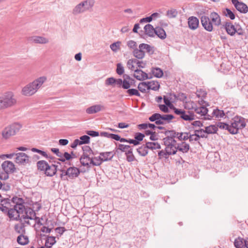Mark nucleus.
Wrapping results in <instances>:
<instances>
[{"label":"nucleus","mask_w":248,"mask_h":248,"mask_svg":"<svg viewBox=\"0 0 248 248\" xmlns=\"http://www.w3.org/2000/svg\"><path fill=\"white\" fill-rule=\"evenodd\" d=\"M230 125V131H231L232 134H237L240 129L241 130L246 127L245 119L242 116L236 115L231 121Z\"/></svg>","instance_id":"obj_4"},{"label":"nucleus","mask_w":248,"mask_h":248,"mask_svg":"<svg viewBox=\"0 0 248 248\" xmlns=\"http://www.w3.org/2000/svg\"><path fill=\"white\" fill-rule=\"evenodd\" d=\"M201 22L203 28L207 31L211 32L213 30V26L209 17L206 16H202L201 17Z\"/></svg>","instance_id":"obj_11"},{"label":"nucleus","mask_w":248,"mask_h":248,"mask_svg":"<svg viewBox=\"0 0 248 248\" xmlns=\"http://www.w3.org/2000/svg\"><path fill=\"white\" fill-rule=\"evenodd\" d=\"M103 162L102 158H101V156L100 155L97 157H93V160H91V163H92L93 166H99Z\"/></svg>","instance_id":"obj_44"},{"label":"nucleus","mask_w":248,"mask_h":248,"mask_svg":"<svg viewBox=\"0 0 248 248\" xmlns=\"http://www.w3.org/2000/svg\"><path fill=\"white\" fill-rule=\"evenodd\" d=\"M144 137V134L141 133H137L135 135V139L140 143V141L143 140Z\"/></svg>","instance_id":"obj_58"},{"label":"nucleus","mask_w":248,"mask_h":248,"mask_svg":"<svg viewBox=\"0 0 248 248\" xmlns=\"http://www.w3.org/2000/svg\"><path fill=\"white\" fill-rule=\"evenodd\" d=\"M130 148V146L129 145L119 144L118 145V149L121 151L122 152H125Z\"/></svg>","instance_id":"obj_57"},{"label":"nucleus","mask_w":248,"mask_h":248,"mask_svg":"<svg viewBox=\"0 0 248 248\" xmlns=\"http://www.w3.org/2000/svg\"><path fill=\"white\" fill-rule=\"evenodd\" d=\"M17 242L21 245L27 244L29 241L28 236L21 234L17 238Z\"/></svg>","instance_id":"obj_35"},{"label":"nucleus","mask_w":248,"mask_h":248,"mask_svg":"<svg viewBox=\"0 0 248 248\" xmlns=\"http://www.w3.org/2000/svg\"><path fill=\"white\" fill-rule=\"evenodd\" d=\"M15 162L19 165H25L30 162L29 156L24 153H18L16 154Z\"/></svg>","instance_id":"obj_10"},{"label":"nucleus","mask_w":248,"mask_h":248,"mask_svg":"<svg viewBox=\"0 0 248 248\" xmlns=\"http://www.w3.org/2000/svg\"><path fill=\"white\" fill-rule=\"evenodd\" d=\"M157 114H158V113H154V114H153L151 116H150L149 118V120L151 122H155V123L158 125L164 124L165 122H163L162 120L161 119V118H159V117L155 116V115H157Z\"/></svg>","instance_id":"obj_36"},{"label":"nucleus","mask_w":248,"mask_h":248,"mask_svg":"<svg viewBox=\"0 0 248 248\" xmlns=\"http://www.w3.org/2000/svg\"><path fill=\"white\" fill-rule=\"evenodd\" d=\"M188 25L191 30H195L199 26V20L195 16H190L188 19Z\"/></svg>","instance_id":"obj_21"},{"label":"nucleus","mask_w":248,"mask_h":248,"mask_svg":"<svg viewBox=\"0 0 248 248\" xmlns=\"http://www.w3.org/2000/svg\"><path fill=\"white\" fill-rule=\"evenodd\" d=\"M116 79L113 77L108 78L105 80V85L106 86H111L115 87Z\"/></svg>","instance_id":"obj_48"},{"label":"nucleus","mask_w":248,"mask_h":248,"mask_svg":"<svg viewBox=\"0 0 248 248\" xmlns=\"http://www.w3.org/2000/svg\"><path fill=\"white\" fill-rule=\"evenodd\" d=\"M140 49H143V50L146 51L147 53L151 54L154 52L153 47L147 44H140Z\"/></svg>","instance_id":"obj_34"},{"label":"nucleus","mask_w":248,"mask_h":248,"mask_svg":"<svg viewBox=\"0 0 248 248\" xmlns=\"http://www.w3.org/2000/svg\"><path fill=\"white\" fill-rule=\"evenodd\" d=\"M105 108L103 106L101 105H94L88 108L86 112L87 114H92L97 113L102 110L104 109Z\"/></svg>","instance_id":"obj_20"},{"label":"nucleus","mask_w":248,"mask_h":248,"mask_svg":"<svg viewBox=\"0 0 248 248\" xmlns=\"http://www.w3.org/2000/svg\"><path fill=\"white\" fill-rule=\"evenodd\" d=\"M200 139V135L198 134H190L189 141L191 142L193 140L197 141Z\"/></svg>","instance_id":"obj_61"},{"label":"nucleus","mask_w":248,"mask_h":248,"mask_svg":"<svg viewBox=\"0 0 248 248\" xmlns=\"http://www.w3.org/2000/svg\"><path fill=\"white\" fill-rule=\"evenodd\" d=\"M222 13L224 16H225L230 18L231 20H233L235 19V16L233 12H232L229 8H225L222 11Z\"/></svg>","instance_id":"obj_38"},{"label":"nucleus","mask_w":248,"mask_h":248,"mask_svg":"<svg viewBox=\"0 0 248 248\" xmlns=\"http://www.w3.org/2000/svg\"><path fill=\"white\" fill-rule=\"evenodd\" d=\"M195 111L196 113L201 114V116H204L205 120H211L212 118V116L207 113L208 110V109L204 107H200L199 108L196 107L195 108Z\"/></svg>","instance_id":"obj_18"},{"label":"nucleus","mask_w":248,"mask_h":248,"mask_svg":"<svg viewBox=\"0 0 248 248\" xmlns=\"http://www.w3.org/2000/svg\"><path fill=\"white\" fill-rule=\"evenodd\" d=\"M134 77L138 80H142L149 78L148 74L141 70L136 69L135 70Z\"/></svg>","instance_id":"obj_24"},{"label":"nucleus","mask_w":248,"mask_h":248,"mask_svg":"<svg viewBox=\"0 0 248 248\" xmlns=\"http://www.w3.org/2000/svg\"><path fill=\"white\" fill-rule=\"evenodd\" d=\"M46 79L47 78L46 76H42L28 83L22 88V94L26 96L33 95L46 81Z\"/></svg>","instance_id":"obj_2"},{"label":"nucleus","mask_w":248,"mask_h":248,"mask_svg":"<svg viewBox=\"0 0 248 248\" xmlns=\"http://www.w3.org/2000/svg\"><path fill=\"white\" fill-rule=\"evenodd\" d=\"M126 93L130 96L136 95L140 96V95L138 90L135 89H128L127 90Z\"/></svg>","instance_id":"obj_54"},{"label":"nucleus","mask_w":248,"mask_h":248,"mask_svg":"<svg viewBox=\"0 0 248 248\" xmlns=\"http://www.w3.org/2000/svg\"><path fill=\"white\" fill-rule=\"evenodd\" d=\"M212 23V25L218 26L221 24V19L219 15L216 12H212L209 17Z\"/></svg>","instance_id":"obj_23"},{"label":"nucleus","mask_w":248,"mask_h":248,"mask_svg":"<svg viewBox=\"0 0 248 248\" xmlns=\"http://www.w3.org/2000/svg\"><path fill=\"white\" fill-rule=\"evenodd\" d=\"M79 169L75 167H70L67 169V172H65L70 179H74L78 177L80 174Z\"/></svg>","instance_id":"obj_16"},{"label":"nucleus","mask_w":248,"mask_h":248,"mask_svg":"<svg viewBox=\"0 0 248 248\" xmlns=\"http://www.w3.org/2000/svg\"><path fill=\"white\" fill-rule=\"evenodd\" d=\"M245 239L242 238L238 237L235 239L234 245L236 248H244Z\"/></svg>","instance_id":"obj_42"},{"label":"nucleus","mask_w":248,"mask_h":248,"mask_svg":"<svg viewBox=\"0 0 248 248\" xmlns=\"http://www.w3.org/2000/svg\"><path fill=\"white\" fill-rule=\"evenodd\" d=\"M29 40L34 43L45 44L49 42L47 38L39 36H34L30 37Z\"/></svg>","instance_id":"obj_22"},{"label":"nucleus","mask_w":248,"mask_h":248,"mask_svg":"<svg viewBox=\"0 0 248 248\" xmlns=\"http://www.w3.org/2000/svg\"><path fill=\"white\" fill-rule=\"evenodd\" d=\"M137 151L139 154L142 156H146L148 153V149L146 147V145L140 147L137 149Z\"/></svg>","instance_id":"obj_45"},{"label":"nucleus","mask_w":248,"mask_h":248,"mask_svg":"<svg viewBox=\"0 0 248 248\" xmlns=\"http://www.w3.org/2000/svg\"><path fill=\"white\" fill-rule=\"evenodd\" d=\"M31 151L32 152H36L37 153H39V154H40V155H43V156H44V157H45L46 158L48 157L47 154L45 152H44V151H43L42 150H40L39 149H38L35 148H32L31 149Z\"/></svg>","instance_id":"obj_60"},{"label":"nucleus","mask_w":248,"mask_h":248,"mask_svg":"<svg viewBox=\"0 0 248 248\" xmlns=\"http://www.w3.org/2000/svg\"><path fill=\"white\" fill-rule=\"evenodd\" d=\"M232 2L237 11L241 13L246 14L248 12V6L243 2L238 0H232Z\"/></svg>","instance_id":"obj_14"},{"label":"nucleus","mask_w":248,"mask_h":248,"mask_svg":"<svg viewBox=\"0 0 248 248\" xmlns=\"http://www.w3.org/2000/svg\"><path fill=\"white\" fill-rule=\"evenodd\" d=\"M82 150L83 151V153L82 155H94V154L91 149V148L88 146H85L82 147Z\"/></svg>","instance_id":"obj_50"},{"label":"nucleus","mask_w":248,"mask_h":248,"mask_svg":"<svg viewBox=\"0 0 248 248\" xmlns=\"http://www.w3.org/2000/svg\"><path fill=\"white\" fill-rule=\"evenodd\" d=\"M145 145L147 149L154 150L161 148L160 144L157 142H147L146 143Z\"/></svg>","instance_id":"obj_43"},{"label":"nucleus","mask_w":248,"mask_h":248,"mask_svg":"<svg viewBox=\"0 0 248 248\" xmlns=\"http://www.w3.org/2000/svg\"><path fill=\"white\" fill-rule=\"evenodd\" d=\"M127 45L130 48H132L133 50L135 49V48H137V43L136 42L133 40H130L127 42Z\"/></svg>","instance_id":"obj_59"},{"label":"nucleus","mask_w":248,"mask_h":248,"mask_svg":"<svg viewBox=\"0 0 248 248\" xmlns=\"http://www.w3.org/2000/svg\"><path fill=\"white\" fill-rule=\"evenodd\" d=\"M142 63V62L139 61L136 59H129L127 62V66L129 69H130L131 70L134 71L135 72V70L136 69H135L134 63L140 64Z\"/></svg>","instance_id":"obj_29"},{"label":"nucleus","mask_w":248,"mask_h":248,"mask_svg":"<svg viewBox=\"0 0 248 248\" xmlns=\"http://www.w3.org/2000/svg\"><path fill=\"white\" fill-rule=\"evenodd\" d=\"M171 110L174 111L175 114L179 115L185 121H192L195 119V115L193 112L188 111L186 113L185 110L176 108L172 104H171Z\"/></svg>","instance_id":"obj_8"},{"label":"nucleus","mask_w":248,"mask_h":248,"mask_svg":"<svg viewBox=\"0 0 248 248\" xmlns=\"http://www.w3.org/2000/svg\"><path fill=\"white\" fill-rule=\"evenodd\" d=\"M155 34L156 35L160 38L164 39L166 37V32L161 28L156 27L155 28Z\"/></svg>","instance_id":"obj_41"},{"label":"nucleus","mask_w":248,"mask_h":248,"mask_svg":"<svg viewBox=\"0 0 248 248\" xmlns=\"http://www.w3.org/2000/svg\"><path fill=\"white\" fill-rule=\"evenodd\" d=\"M164 140L167 147L165 148V151L162 150L158 153V156L160 158H165L166 159H168L170 155V147H169L170 145V142L169 141L170 138L168 136L167 138L164 139Z\"/></svg>","instance_id":"obj_9"},{"label":"nucleus","mask_w":248,"mask_h":248,"mask_svg":"<svg viewBox=\"0 0 248 248\" xmlns=\"http://www.w3.org/2000/svg\"><path fill=\"white\" fill-rule=\"evenodd\" d=\"M133 55L138 59H142L145 56V51L143 50V49H140L139 46V48H135L133 50Z\"/></svg>","instance_id":"obj_27"},{"label":"nucleus","mask_w":248,"mask_h":248,"mask_svg":"<svg viewBox=\"0 0 248 248\" xmlns=\"http://www.w3.org/2000/svg\"><path fill=\"white\" fill-rule=\"evenodd\" d=\"M90 137L87 135H84L80 137V141L81 145L89 143L90 142Z\"/></svg>","instance_id":"obj_55"},{"label":"nucleus","mask_w":248,"mask_h":248,"mask_svg":"<svg viewBox=\"0 0 248 248\" xmlns=\"http://www.w3.org/2000/svg\"><path fill=\"white\" fill-rule=\"evenodd\" d=\"M186 98L185 94L182 93H179L177 96L176 94L171 93V104L175 102L176 100H180L184 102Z\"/></svg>","instance_id":"obj_31"},{"label":"nucleus","mask_w":248,"mask_h":248,"mask_svg":"<svg viewBox=\"0 0 248 248\" xmlns=\"http://www.w3.org/2000/svg\"><path fill=\"white\" fill-rule=\"evenodd\" d=\"M152 73L153 75L158 78H161L163 75V73L162 70L159 68H153L152 70Z\"/></svg>","instance_id":"obj_46"},{"label":"nucleus","mask_w":248,"mask_h":248,"mask_svg":"<svg viewBox=\"0 0 248 248\" xmlns=\"http://www.w3.org/2000/svg\"><path fill=\"white\" fill-rule=\"evenodd\" d=\"M175 138H177L180 141L183 140V133H176L175 131L171 130V148L176 142L174 140Z\"/></svg>","instance_id":"obj_26"},{"label":"nucleus","mask_w":248,"mask_h":248,"mask_svg":"<svg viewBox=\"0 0 248 248\" xmlns=\"http://www.w3.org/2000/svg\"><path fill=\"white\" fill-rule=\"evenodd\" d=\"M58 164H60V163L57 162V164H53L50 161L45 174L47 176L51 177L54 176L56 174L57 171L59 170Z\"/></svg>","instance_id":"obj_13"},{"label":"nucleus","mask_w":248,"mask_h":248,"mask_svg":"<svg viewBox=\"0 0 248 248\" xmlns=\"http://www.w3.org/2000/svg\"><path fill=\"white\" fill-rule=\"evenodd\" d=\"M100 155L103 162L110 160L114 156L112 152H102L100 153Z\"/></svg>","instance_id":"obj_30"},{"label":"nucleus","mask_w":248,"mask_h":248,"mask_svg":"<svg viewBox=\"0 0 248 248\" xmlns=\"http://www.w3.org/2000/svg\"><path fill=\"white\" fill-rule=\"evenodd\" d=\"M2 168L6 173H13L15 171L16 168L14 163L10 161H4L2 165Z\"/></svg>","instance_id":"obj_15"},{"label":"nucleus","mask_w":248,"mask_h":248,"mask_svg":"<svg viewBox=\"0 0 248 248\" xmlns=\"http://www.w3.org/2000/svg\"><path fill=\"white\" fill-rule=\"evenodd\" d=\"M138 89L141 92L144 93L146 90H153L156 91L157 87H152V82H141L138 85Z\"/></svg>","instance_id":"obj_19"},{"label":"nucleus","mask_w":248,"mask_h":248,"mask_svg":"<svg viewBox=\"0 0 248 248\" xmlns=\"http://www.w3.org/2000/svg\"><path fill=\"white\" fill-rule=\"evenodd\" d=\"M155 116L159 117L163 122L167 121L168 123H169L170 121V114H167V115H161L159 113H158L157 115H155Z\"/></svg>","instance_id":"obj_53"},{"label":"nucleus","mask_w":248,"mask_h":248,"mask_svg":"<svg viewBox=\"0 0 248 248\" xmlns=\"http://www.w3.org/2000/svg\"><path fill=\"white\" fill-rule=\"evenodd\" d=\"M196 107V104L192 101H186L184 103V108L188 110L194 109Z\"/></svg>","instance_id":"obj_47"},{"label":"nucleus","mask_w":248,"mask_h":248,"mask_svg":"<svg viewBox=\"0 0 248 248\" xmlns=\"http://www.w3.org/2000/svg\"><path fill=\"white\" fill-rule=\"evenodd\" d=\"M10 202H8L6 200L3 199L1 200V203L0 204V210L2 212L6 213H7L9 217L15 218L16 215V204L13 205V207H11Z\"/></svg>","instance_id":"obj_7"},{"label":"nucleus","mask_w":248,"mask_h":248,"mask_svg":"<svg viewBox=\"0 0 248 248\" xmlns=\"http://www.w3.org/2000/svg\"><path fill=\"white\" fill-rule=\"evenodd\" d=\"M172 147H174L176 150H173L171 152V155L176 154L177 150L182 152L183 153H187L190 147L189 145L186 143L185 142H181V143L177 144L175 143V145Z\"/></svg>","instance_id":"obj_12"},{"label":"nucleus","mask_w":248,"mask_h":248,"mask_svg":"<svg viewBox=\"0 0 248 248\" xmlns=\"http://www.w3.org/2000/svg\"><path fill=\"white\" fill-rule=\"evenodd\" d=\"M94 4V0H85L76 5L72 9V13L77 16L91 10Z\"/></svg>","instance_id":"obj_3"},{"label":"nucleus","mask_w":248,"mask_h":248,"mask_svg":"<svg viewBox=\"0 0 248 248\" xmlns=\"http://www.w3.org/2000/svg\"><path fill=\"white\" fill-rule=\"evenodd\" d=\"M145 33L150 37H154L155 33V28L150 24H147L144 27Z\"/></svg>","instance_id":"obj_28"},{"label":"nucleus","mask_w":248,"mask_h":248,"mask_svg":"<svg viewBox=\"0 0 248 248\" xmlns=\"http://www.w3.org/2000/svg\"><path fill=\"white\" fill-rule=\"evenodd\" d=\"M55 237L53 236H48L45 242V247L50 248L56 243Z\"/></svg>","instance_id":"obj_40"},{"label":"nucleus","mask_w":248,"mask_h":248,"mask_svg":"<svg viewBox=\"0 0 248 248\" xmlns=\"http://www.w3.org/2000/svg\"><path fill=\"white\" fill-rule=\"evenodd\" d=\"M121 42L117 41L113 43L110 46V48L114 52H117L120 48Z\"/></svg>","instance_id":"obj_49"},{"label":"nucleus","mask_w":248,"mask_h":248,"mask_svg":"<svg viewBox=\"0 0 248 248\" xmlns=\"http://www.w3.org/2000/svg\"><path fill=\"white\" fill-rule=\"evenodd\" d=\"M212 114V115L211 116H212V117L215 116L217 119L223 118L225 116L224 111L217 108L214 109Z\"/></svg>","instance_id":"obj_33"},{"label":"nucleus","mask_w":248,"mask_h":248,"mask_svg":"<svg viewBox=\"0 0 248 248\" xmlns=\"http://www.w3.org/2000/svg\"><path fill=\"white\" fill-rule=\"evenodd\" d=\"M123 80L121 78L116 79L115 87L122 88Z\"/></svg>","instance_id":"obj_63"},{"label":"nucleus","mask_w":248,"mask_h":248,"mask_svg":"<svg viewBox=\"0 0 248 248\" xmlns=\"http://www.w3.org/2000/svg\"><path fill=\"white\" fill-rule=\"evenodd\" d=\"M78 145H81L80 141L78 139H76L74 140L73 142L71 145V147L72 148H76Z\"/></svg>","instance_id":"obj_64"},{"label":"nucleus","mask_w":248,"mask_h":248,"mask_svg":"<svg viewBox=\"0 0 248 248\" xmlns=\"http://www.w3.org/2000/svg\"><path fill=\"white\" fill-rule=\"evenodd\" d=\"M132 83H131V81H128L126 79H124L123 82L122 88L124 89H128Z\"/></svg>","instance_id":"obj_56"},{"label":"nucleus","mask_w":248,"mask_h":248,"mask_svg":"<svg viewBox=\"0 0 248 248\" xmlns=\"http://www.w3.org/2000/svg\"><path fill=\"white\" fill-rule=\"evenodd\" d=\"M116 73L119 75H123L124 72V67L123 66L122 64L121 63H118L116 65Z\"/></svg>","instance_id":"obj_52"},{"label":"nucleus","mask_w":248,"mask_h":248,"mask_svg":"<svg viewBox=\"0 0 248 248\" xmlns=\"http://www.w3.org/2000/svg\"><path fill=\"white\" fill-rule=\"evenodd\" d=\"M224 28L228 33L231 36L233 35L236 33V27H235L232 22H226L224 25Z\"/></svg>","instance_id":"obj_25"},{"label":"nucleus","mask_w":248,"mask_h":248,"mask_svg":"<svg viewBox=\"0 0 248 248\" xmlns=\"http://www.w3.org/2000/svg\"><path fill=\"white\" fill-rule=\"evenodd\" d=\"M93 160V156L92 155H82L80 157L79 160L81 165L83 166L87 167L89 169L91 167V160Z\"/></svg>","instance_id":"obj_17"},{"label":"nucleus","mask_w":248,"mask_h":248,"mask_svg":"<svg viewBox=\"0 0 248 248\" xmlns=\"http://www.w3.org/2000/svg\"><path fill=\"white\" fill-rule=\"evenodd\" d=\"M86 134L93 137H97L99 136V133L98 132L92 130L87 131Z\"/></svg>","instance_id":"obj_62"},{"label":"nucleus","mask_w":248,"mask_h":248,"mask_svg":"<svg viewBox=\"0 0 248 248\" xmlns=\"http://www.w3.org/2000/svg\"><path fill=\"white\" fill-rule=\"evenodd\" d=\"M48 163L45 160H40L37 163L38 169L41 171H44V173L47 169V167H48Z\"/></svg>","instance_id":"obj_32"},{"label":"nucleus","mask_w":248,"mask_h":248,"mask_svg":"<svg viewBox=\"0 0 248 248\" xmlns=\"http://www.w3.org/2000/svg\"><path fill=\"white\" fill-rule=\"evenodd\" d=\"M16 211L15 219L17 218L21 220L24 219V222L26 223L29 224V221H26V219H34L36 221L39 220L38 217L35 216L36 214L34 211L30 207L26 208L23 204V200L21 198H17V201L16 203Z\"/></svg>","instance_id":"obj_1"},{"label":"nucleus","mask_w":248,"mask_h":248,"mask_svg":"<svg viewBox=\"0 0 248 248\" xmlns=\"http://www.w3.org/2000/svg\"><path fill=\"white\" fill-rule=\"evenodd\" d=\"M16 100L12 92H7L0 96V110L14 106Z\"/></svg>","instance_id":"obj_5"},{"label":"nucleus","mask_w":248,"mask_h":248,"mask_svg":"<svg viewBox=\"0 0 248 248\" xmlns=\"http://www.w3.org/2000/svg\"><path fill=\"white\" fill-rule=\"evenodd\" d=\"M216 126L217 127V129L219 128L221 129H225L227 130L228 131L232 134L231 131H230V129H231V125L226 123H222V122H218L216 124Z\"/></svg>","instance_id":"obj_39"},{"label":"nucleus","mask_w":248,"mask_h":248,"mask_svg":"<svg viewBox=\"0 0 248 248\" xmlns=\"http://www.w3.org/2000/svg\"><path fill=\"white\" fill-rule=\"evenodd\" d=\"M15 231L18 233L25 232L24 225L23 224H16L15 226Z\"/></svg>","instance_id":"obj_51"},{"label":"nucleus","mask_w":248,"mask_h":248,"mask_svg":"<svg viewBox=\"0 0 248 248\" xmlns=\"http://www.w3.org/2000/svg\"><path fill=\"white\" fill-rule=\"evenodd\" d=\"M22 127L21 124L18 123H13L5 127L2 131V138L5 140L15 135Z\"/></svg>","instance_id":"obj_6"},{"label":"nucleus","mask_w":248,"mask_h":248,"mask_svg":"<svg viewBox=\"0 0 248 248\" xmlns=\"http://www.w3.org/2000/svg\"><path fill=\"white\" fill-rule=\"evenodd\" d=\"M217 130V127L216 125H210L205 128V133L208 134H215Z\"/></svg>","instance_id":"obj_37"}]
</instances>
